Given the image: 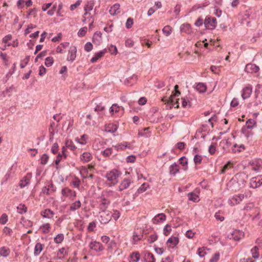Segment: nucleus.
I'll return each instance as SVG.
<instances>
[{
    "label": "nucleus",
    "instance_id": "16",
    "mask_svg": "<svg viewBox=\"0 0 262 262\" xmlns=\"http://www.w3.org/2000/svg\"><path fill=\"white\" fill-rule=\"evenodd\" d=\"M63 195L70 197L73 199L76 196V192L75 191L72 190L68 188H65L62 190Z\"/></svg>",
    "mask_w": 262,
    "mask_h": 262
},
{
    "label": "nucleus",
    "instance_id": "55",
    "mask_svg": "<svg viewBox=\"0 0 262 262\" xmlns=\"http://www.w3.org/2000/svg\"><path fill=\"white\" fill-rule=\"evenodd\" d=\"M49 157L47 154H43L40 159V163L42 165H45L47 163L48 161Z\"/></svg>",
    "mask_w": 262,
    "mask_h": 262
},
{
    "label": "nucleus",
    "instance_id": "51",
    "mask_svg": "<svg viewBox=\"0 0 262 262\" xmlns=\"http://www.w3.org/2000/svg\"><path fill=\"white\" fill-rule=\"evenodd\" d=\"M17 209L18 213H23L26 211L27 208L24 205L20 204L17 206Z\"/></svg>",
    "mask_w": 262,
    "mask_h": 262
},
{
    "label": "nucleus",
    "instance_id": "45",
    "mask_svg": "<svg viewBox=\"0 0 262 262\" xmlns=\"http://www.w3.org/2000/svg\"><path fill=\"white\" fill-rule=\"evenodd\" d=\"M140 254L138 252L133 253L130 255V258L133 262H138L140 259Z\"/></svg>",
    "mask_w": 262,
    "mask_h": 262
},
{
    "label": "nucleus",
    "instance_id": "42",
    "mask_svg": "<svg viewBox=\"0 0 262 262\" xmlns=\"http://www.w3.org/2000/svg\"><path fill=\"white\" fill-rule=\"evenodd\" d=\"M64 239V235L62 233H59L54 238V241L56 244L61 243Z\"/></svg>",
    "mask_w": 262,
    "mask_h": 262
},
{
    "label": "nucleus",
    "instance_id": "2",
    "mask_svg": "<svg viewBox=\"0 0 262 262\" xmlns=\"http://www.w3.org/2000/svg\"><path fill=\"white\" fill-rule=\"evenodd\" d=\"M255 100L248 105V107L253 110L262 108V85L258 84L255 91Z\"/></svg>",
    "mask_w": 262,
    "mask_h": 262
},
{
    "label": "nucleus",
    "instance_id": "63",
    "mask_svg": "<svg viewBox=\"0 0 262 262\" xmlns=\"http://www.w3.org/2000/svg\"><path fill=\"white\" fill-rule=\"evenodd\" d=\"M40 230L41 231H42L43 233H48L49 231V225L48 224H47L42 226L40 228Z\"/></svg>",
    "mask_w": 262,
    "mask_h": 262
},
{
    "label": "nucleus",
    "instance_id": "59",
    "mask_svg": "<svg viewBox=\"0 0 262 262\" xmlns=\"http://www.w3.org/2000/svg\"><path fill=\"white\" fill-rule=\"evenodd\" d=\"M158 238V235L156 234H151L148 238V241L150 243H154L155 242Z\"/></svg>",
    "mask_w": 262,
    "mask_h": 262
},
{
    "label": "nucleus",
    "instance_id": "40",
    "mask_svg": "<svg viewBox=\"0 0 262 262\" xmlns=\"http://www.w3.org/2000/svg\"><path fill=\"white\" fill-rule=\"evenodd\" d=\"M66 147L69 148L71 150H74L76 148V147L74 145L73 142L70 140H67L66 141Z\"/></svg>",
    "mask_w": 262,
    "mask_h": 262
},
{
    "label": "nucleus",
    "instance_id": "9",
    "mask_svg": "<svg viewBox=\"0 0 262 262\" xmlns=\"http://www.w3.org/2000/svg\"><path fill=\"white\" fill-rule=\"evenodd\" d=\"M262 185V179L259 177L252 178L250 180V187L253 188H256Z\"/></svg>",
    "mask_w": 262,
    "mask_h": 262
},
{
    "label": "nucleus",
    "instance_id": "6",
    "mask_svg": "<svg viewBox=\"0 0 262 262\" xmlns=\"http://www.w3.org/2000/svg\"><path fill=\"white\" fill-rule=\"evenodd\" d=\"M204 24L208 29H213L216 26V19L215 17H206Z\"/></svg>",
    "mask_w": 262,
    "mask_h": 262
},
{
    "label": "nucleus",
    "instance_id": "32",
    "mask_svg": "<svg viewBox=\"0 0 262 262\" xmlns=\"http://www.w3.org/2000/svg\"><path fill=\"white\" fill-rule=\"evenodd\" d=\"M188 197L190 201H193V202H198L200 200L199 195L193 192H189L188 194Z\"/></svg>",
    "mask_w": 262,
    "mask_h": 262
},
{
    "label": "nucleus",
    "instance_id": "36",
    "mask_svg": "<svg viewBox=\"0 0 262 262\" xmlns=\"http://www.w3.org/2000/svg\"><path fill=\"white\" fill-rule=\"evenodd\" d=\"M81 207V202L80 201H77L72 203L70 207L69 210L71 211H74L79 209Z\"/></svg>",
    "mask_w": 262,
    "mask_h": 262
},
{
    "label": "nucleus",
    "instance_id": "52",
    "mask_svg": "<svg viewBox=\"0 0 262 262\" xmlns=\"http://www.w3.org/2000/svg\"><path fill=\"white\" fill-rule=\"evenodd\" d=\"M202 157L201 155H195L193 158V161L195 164H200L202 162Z\"/></svg>",
    "mask_w": 262,
    "mask_h": 262
},
{
    "label": "nucleus",
    "instance_id": "33",
    "mask_svg": "<svg viewBox=\"0 0 262 262\" xmlns=\"http://www.w3.org/2000/svg\"><path fill=\"white\" fill-rule=\"evenodd\" d=\"M10 250L6 247H2L0 248V255L3 257H7L9 255Z\"/></svg>",
    "mask_w": 262,
    "mask_h": 262
},
{
    "label": "nucleus",
    "instance_id": "64",
    "mask_svg": "<svg viewBox=\"0 0 262 262\" xmlns=\"http://www.w3.org/2000/svg\"><path fill=\"white\" fill-rule=\"evenodd\" d=\"M112 217L115 220H117L120 216V213L118 210H114V213L112 214Z\"/></svg>",
    "mask_w": 262,
    "mask_h": 262
},
{
    "label": "nucleus",
    "instance_id": "54",
    "mask_svg": "<svg viewBox=\"0 0 262 262\" xmlns=\"http://www.w3.org/2000/svg\"><path fill=\"white\" fill-rule=\"evenodd\" d=\"M117 130V127L116 125L109 124L107 127V132L115 133Z\"/></svg>",
    "mask_w": 262,
    "mask_h": 262
},
{
    "label": "nucleus",
    "instance_id": "29",
    "mask_svg": "<svg viewBox=\"0 0 262 262\" xmlns=\"http://www.w3.org/2000/svg\"><path fill=\"white\" fill-rule=\"evenodd\" d=\"M94 6V2L93 1H89L87 2L84 6V9L85 11V15L88 14V12L93 10Z\"/></svg>",
    "mask_w": 262,
    "mask_h": 262
},
{
    "label": "nucleus",
    "instance_id": "50",
    "mask_svg": "<svg viewBox=\"0 0 262 262\" xmlns=\"http://www.w3.org/2000/svg\"><path fill=\"white\" fill-rule=\"evenodd\" d=\"M8 216L6 213H4L0 217V224L2 225L5 224L8 221Z\"/></svg>",
    "mask_w": 262,
    "mask_h": 262
},
{
    "label": "nucleus",
    "instance_id": "57",
    "mask_svg": "<svg viewBox=\"0 0 262 262\" xmlns=\"http://www.w3.org/2000/svg\"><path fill=\"white\" fill-rule=\"evenodd\" d=\"M220 258V253H215L210 259L209 262H217Z\"/></svg>",
    "mask_w": 262,
    "mask_h": 262
},
{
    "label": "nucleus",
    "instance_id": "46",
    "mask_svg": "<svg viewBox=\"0 0 262 262\" xmlns=\"http://www.w3.org/2000/svg\"><path fill=\"white\" fill-rule=\"evenodd\" d=\"M116 246V243L114 241L112 240L107 244L108 250L111 252Z\"/></svg>",
    "mask_w": 262,
    "mask_h": 262
},
{
    "label": "nucleus",
    "instance_id": "5",
    "mask_svg": "<svg viewBox=\"0 0 262 262\" xmlns=\"http://www.w3.org/2000/svg\"><path fill=\"white\" fill-rule=\"evenodd\" d=\"M112 218L111 212L108 210H105L100 213L99 221L101 224H105L108 223Z\"/></svg>",
    "mask_w": 262,
    "mask_h": 262
},
{
    "label": "nucleus",
    "instance_id": "62",
    "mask_svg": "<svg viewBox=\"0 0 262 262\" xmlns=\"http://www.w3.org/2000/svg\"><path fill=\"white\" fill-rule=\"evenodd\" d=\"M119 111V106L117 104H114L110 108V112L113 113L114 112H118Z\"/></svg>",
    "mask_w": 262,
    "mask_h": 262
},
{
    "label": "nucleus",
    "instance_id": "41",
    "mask_svg": "<svg viewBox=\"0 0 262 262\" xmlns=\"http://www.w3.org/2000/svg\"><path fill=\"white\" fill-rule=\"evenodd\" d=\"M251 252L252 255V257L254 258H258L259 254L258 252V248L257 246H254L251 250Z\"/></svg>",
    "mask_w": 262,
    "mask_h": 262
},
{
    "label": "nucleus",
    "instance_id": "1",
    "mask_svg": "<svg viewBox=\"0 0 262 262\" xmlns=\"http://www.w3.org/2000/svg\"><path fill=\"white\" fill-rule=\"evenodd\" d=\"M248 179V176L244 172L236 173L229 181L228 186L235 191L243 188Z\"/></svg>",
    "mask_w": 262,
    "mask_h": 262
},
{
    "label": "nucleus",
    "instance_id": "8",
    "mask_svg": "<svg viewBox=\"0 0 262 262\" xmlns=\"http://www.w3.org/2000/svg\"><path fill=\"white\" fill-rule=\"evenodd\" d=\"M245 196L247 197V195L244 194L235 195L229 199V203L232 206L238 204L244 199Z\"/></svg>",
    "mask_w": 262,
    "mask_h": 262
},
{
    "label": "nucleus",
    "instance_id": "21",
    "mask_svg": "<svg viewBox=\"0 0 262 262\" xmlns=\"http://www.w3.org/2000/svg\"><path fill=\"white\" fill-rule=\"evenodd\" d=\"M179 242V239L178 237L171 236L168 238L167 243L170 244L169 245V247L173 248L176 246Z\"/></svg>",
    "mask_w": 262,
    "mask_h": 262
},
{
    "label": "nucleus",
    "instance_id": "14",
    "mask_svg": "<svg viewBox=\"0 0 262 262\" xmlns=\"http://www.w3.org/2000/svg\"><path fill=\"white\" fill-rule=\"evenodd\" d=\"M90 248L96 251H101L103 250V246L102 244L99 242H92L90 244Z\"/></svg>",
    "mask_w": 262,
    "mask_h": 262
},
{
    "label": "nucleus",
    "instance_id": "53",
    "mask_svg": "<svg viewBox=\"0 0 262 262\" xmlns=\"http://www.w3.org/2000/svg\"><path fill=\"white\" fill-rule=\"evenodd\" d=\"M162 31L166 36H168L171 33V28L169 26H166L162 29Z\"/></svg>",
    "mask_w": 262,
    "mask_h": 262
},
{
    "label": "nucleus",
    "instance_id": "39",
    "mask_svg": "<svg viewBox=\"0 0 262 262\" xmlns=\"http://www.w3.org/2000/svg\"><path fill=\"white\" fill-rule=\"evenodd\" d=\"M255 124V121L253 119H250L246 122V125L244 127L251 129L254 127Z\"/></svg>",
    "mask_w": 262,
    "mask_h": 262
},
{
    "label": "nucleus",
    "instance_id": "22",
    "mask_svg": "<svg viewBox=\"0 0 262 262\" xmlns=\"http://www.w3.org/2000/svg\"><path fill=\"white\" fill-rule=\"evenodd\" d=\"M105 52V49H104L95 53L94 57L91 59V62L92 63L96 62L99 58L104 56Z\"/></svg>",
    "mask_w": 262,
    "mask_h": 262
},
{
    "label": "nucleus",
    "instance_id": "34",
    "mask_svg": "<svg viewBox=\"0 0 262 262\" xmlns=\"http://www.w3.org/2000/svg\"><path fill=\"white\" fill-rule=\"evenodd\" d=\"M241 133L247 138L252 136L253 133L250 130V129L243 127L241 129Z\"/></svg>",
    "mask_w": 262,
    "mask_h": 262
},
{
    "label": "nucleus",
    "instance_id": "10",
    "mask_svg": "<svg viewBox=\"0 0 262 262\" xmlns=\"http://www.w3.org/2000/svg\"><path fill=\"white\" fill-rule=\"evenodd\" d=\"M77 49L75 46H73L70 48L69 51V54L67 57V60L68 61L73 62L76 58V57Z\"/></svg>",
    "mask_w": 262,
    "mask_h": 262
},
{
    "label": "nucleus",
    "instance_id": "49",
    "mask_svg": "<svg viewBox=\"0 0 262 262\" xmlns=\"http://www.w3.org/2000/svg\"><path fill=\"white\" fill-rule=\"evenodd\" d=\"M148 187V185L147 183H143L138 189V193H142L145 191L147 188Z\"/></svg>",
    "mask_w": 262,
    "mask_h": 262
},
{
    "label": "nucleus",
    "instance_id": "44",
    "mask_svg": "<svg viewBox=\"0 0 262 262\" xmlns=\"http://www.w3.org/2000/svg\"><path fill=\"white\" fill-rule=\"evenodd\" d=\"M42 250V245L40 243H37L35 247L34 254L38 255Z\"/></svg>",
    "mask_w": 262,
    "mask_h": 262
},
{
    "label": "nucleus",
    "instance_id": "27",
    "mask_svg": "<svg viewBox=\"0 0 262 262\" xmlns=\"http://www.w3.org/2000/svg\"><path fill=\"white\" fill-rule=\"evenodd\" d=\"M0 57L3 60V63L6 67L9 66V57L6 53L1 52Z\"/></svg>",
    "mask_w": 262,
    "mask_h": 262
},
{
    "label": "nucleus",
    "instance_id": "60",
    "mask_svg": "<svg viewBox=\"0 0 262 262\" xmlns=\"http://www.w3.org/2000/svg\"><path fill=\"white\" fill-rule=\"evenodd\" d=\"M197 253L199 255V256L201 257H204V255L206 254V252L205 251V249L204 247L199 248L198 250Z\"/></svg>",
    "mask_w": 262,
    "mask_h": 262
},
{
    "label": "nucleus",
    "instance_id": "13",
    "mask_svg": "<svg viewBox=\"0 0 262 262\" xmlns=\"http://www.w3.org/2000/svg\"><path fill=\"white\" fill-rule=\"evenodd\" d=\"M92 41L94 44L99 45L102 41V33L100 32H96L93 36Z\"/></svg>",
    "mask_w": 262,
    "mask_h": 262
},
{
    "label": "nucleus",
    "instance_id": "38",
    "mask_svg": "<svg viewBox=\"0 0 262 262\" xmlns=\"http://www.w3.org/2000/svg\"><path fill=\"white\" fill-rule=\"evenodd\" d=\"M130 144H128L127 142H123L120 144H118L115 146V148L117 150H123L125 149L127 147H128L129 148H130V147L129 146Z\"/></svg>",
    "mask_w": 262,
    "mask_h": 262
},
{
    "label": "nucleus",
    "instance_id": "48",
    "mask_svg": "<svg viewBox=\"0 0 262 262\" xmlns=\"http://www.w3.org/2000/svg\"><path fill=\"white\" fill-rule=\"evenodd\" d=\"M112 150L113 149L112 148H107L102 151L101 154L105 157H109L112 154Z\"/></svg>",
    "mask_w": 262,
    "mask_h": 262
},
{
    "label": "nucleus",
    "instance_id": "56",
    "mask_svg": "<svg viewBox=\"0 0 262 262\" xmlns=\"http://www.w3.org/2000/svg\"><path fill=\"white\" fill-rule=\"evenodd\" d=\"M86 31H87V28L85 27H83L79 30V31L78 32V35L79 37H83L85 35Z\"/></svg>",
    "mask_w": 262,
    "mask_h": 262
},
{
    "label": "nucleus",
    "instance_id": "19",
    "mask_svg": "<svg viewBox=\"0 0 262 262\" xmlns=\"http://www.w3.org/2000/svg\"><path fill=\"white\" fill-rule=\"evenodd\" d=\"M252 88L247 86L244 88L242 90V97L243 99H246L249 98L251 93H252Z\"/></svg>",
    "mask_w": 262,
    "mask_h": 262
},
{
    "label": "nucleus",
    "instance_id": "12",
    "mask_svg": "<svg viewBox=\"0 0 262 262\" xmlns=\"http://www.w3.org/2000/svg\"><path fill=\"white\" fill-rule=\"evenodd\" d=\"M259 70L258 66L254 64L248 63L246 66L245 71L247 73H257Z\"/></svg>",
    "mask_w": 262,
    "mask_h": 262
},
{
    "label": "nucleus",
    "instance_id": "4",
    "mask_svg": "<svg viewBox=\"0 0 262 262\" xmlns=\"http://www.w3.org/2000/svg\"><path fill=\"white\" fill-rule=\"evenodd\" d=\"M179 86L178 85H176L174 86V93L173 92V94L171 95L167 99V103L168 105H170V107L171 108L172 106H174L175 104H177L176 107L178 108L179 107V104L178 100H177L176 102H174V98L180 96L181 93L178 90Z\"/></svg>",
    "mask_w": 262,
    "mask_h": 262
},
{
    "label": "nucleus",
    "instance_id": "24",
    "mask_svg": "<svg viewBox=\"0 0 262 262\" xmlns=\"http://www.w3.org/2000/svg\"><path fill=\"white\" fill-rule=\"evenodd\" d=\"M31 178V175L30 174H27V176H25L19 182V186L21 188H23L27 186L30 182Z\"/></svg>",
    "mask_w": 262,
    "mask_h": 262
},
{
    "label": "nucleus",
    "instance_id": "35",
    "mask_svg": "<svg viewBox=\"0 0 262 262\" xmlns=\"http://www.w3.org/2000/svg\"><path fill=\"white\" fill-rule=\"evenodd\" d=\"M239 232V231L235 230V231H233L232 233H230L228 235V237L230 239H232L234 241H239L240 239V237L238 236Z\"/></svg>",
    "mask_w": 262,
    "mask_h": 262
},
{
    "label": "nucleus",
    "instance_id": "31",
    "mask_svg": "<svg viewBox=\"0 0 262 262\" xmlns=\"http://www.w3.org/2000/svg\"><path fill=\"white\" fill-rule=\"evenodd\" d=\"M144 259L146 262H155L156 259L154 255L150 252H146L144 255Z\"/></svg>",
    "mask_w": 262,
    "mask_h": 262
},
{
    "label": "nucleus",
    "instance_id": "47",
    "mask_svg": "<svg viewBox=\"0 0 262 262\" xmlns=\"http://www.w3.org/2000/svg\"><path fill=\"white\" fill-rule=\"evenodd\" d=\"M171 226L169 224H167L165 226L163 229V233L164 235L167 236L170 232L171 231Z\"/></svg>",
    "mask_w": 262,
    "mask_h": 262
},
{
    "label": "nucleus",
    "instance_id": "25",
    "mask_svg": "<svg viewBox=\"0 0 262 262\" xmlns=\"http://www.w3.org/2000/svg\"><path fill=\"white\" fill-rule=\"evenodd\" d=\"M105 110V106L103 105L101 103H100L99 104H98L96 105V106L94 108V111L95 112H99L98 113V115L99 116V117L101 118L103 117L104 115L103 111Z\"/></svg>",
    "mask_w": 262,
    "mask_h": 262
},
{
    "label": "nucleus",
    "instance_id": "58",
    "mask_svg": "<svg viewBox=\"0 0 262 262\" xmlns=\"http://www.w3.org/2000/svg\"><path fill=\"white\" fill-rule=\"evenodd\" d=\"M93 49V45L90 42H88L84 46V50L85 51L89 52Z\"/></svg>",
    "mask_w": 262,
    "mask_h": 262
},
{
    "label": "nucleus",
    "instance_id": "28",
    "mask_svg": "<svg viewBox=\"0 0 262 262\" xmlns=\"http://www.w3.org/2000/svg\"><path fill=\"white\" fill-rule=\"evenodd\" d=\"M195 88L199 93H202L206 92L207 87L205 83L200 82L196 85Z\"/></svg>",
    "mask_w": 262,
    "mask_h": 262
},
{
    "label": "nucleus",
    "instance_id": "61",
    "mask_svg": "<svg viewBox=\"0 0 262 262\" xmlns=\"http://www.w3.org/2000/svg\"><path fill=\"white\" fill-rule=\"evenodd\" d=\"M133 24V19L131 17H129L127 18L126 23V27L127 29L130 28Z\"/></svg>",
    "mask_w": 262,
    "mask_h": 262
},
{
    "label": "nucleus",
    "instance_id": "17",
    "mask_svg": "<svg viewBox=\"0 0 262 262\" xmlns=\"http://www.w3.org/2000/svg\"><path fill=\"white\" fill-rule=\"evenodd\" d=\"M66 150V147L63 146L62 148V151L61 152H59L56 159L55 161V163L56 165H58L60 161L61 160L62 158H67V155L66 154L65 152Z\"/></svg>",
    "mask_w": 262,
    "mask_h": 262
},
{
    "label": "nucleus",
    "instance_id": "18",
    "mask_svg": "<svg viewBox=\"0 0 262 262\" xmlns=\"http://www.w3.org/2000/svg\"><path fill=\"white\" fill-rule=\"evenodd\" d=\"M180 167L179 165L176 163H173L169 167V173L171 175L174 176L178 172H179Z\"/></svg>",
    "mask_w": 262,
    "mask_h": 262
},
{
    "label": "nucleus",
    "instance_id": "23",
    "mask_svg": "<svg viewBox=\"0 0 262 262\" xmlns=\"http://www.w3.org/2000/svg\"><path fill=\"white\" fill-rule=\"evenodd\" d=\"M130 184V181L128 179H124L120 183L119 186V190L121 191L124 189H127Z\"/></svg>",
    "mask_w": 262,
    "mask_h": 262
},
{
    "label": "nucleus",
    "instance_id": "11",
    "mask_svg": "<svg viewBox=\"0 0 262 262\" xmlns=\"http://www.w3.org/2000/svg\"><path fill=\"white\" fill-rule=\"evenodd\" d=\"M166 216L164 213H161L156 215L152 220L153 224H157L162 223L166 220Z\"/></svg>",
    "mask_w": 262,
    "mask_h": 262
},
{
    "label": "nucleus",
    "instance_id": "7",
    "mask_svg": "<svg viewBox=\"0 0 262 262\" xmlns=\"http://www.w3.org/2000/svg\"><path fill=\"white\" fill-rule=\"evenodd\" d=\"M252 169L255 171L258 172L262 169V160L256 159L250 162Z\"/></svg>",
    "mask_w": 262,
    "mask_h": 262
},
{
    "label": "nucleus",
    "instance_id": "15",
    "mask_svg": "<svg viewBox=\"0 0 262 262\" xmlns=\"http://www.w3.org/2000/svg\"><path fill=\"white\" fill-rule=\"evenodd\" d=\"M149 127H146L139 130L138 134V136L143 137L145 138L150 137L151 136V132L149 130Z\"/></svg>",
    "mask_w": 262,
    "mask_h": 262
},
{
    "label": "nucleus",
    "instance_id": "3",
    "mask_svg": "<svg viewBox=\"0 0 262 262\" xmlns=\"http://www.w3.org/2000/svg\"><path fill=\"white\" fill-rule=\"evenodd\" d=\"M120 175L121 172L118 170L114 169L107 172L105 175V178L114 185L118 183V179Z\"/></svg>",
    "mask_w": 262,
    "mask_h": 262
},
{
    "label": "nucleus",
    "instance_id": "43",
    "mask_svg": "<svg viewBox=\"0 0 262 262\" xmlns=\"http://www.w3.org/2000/svg\"><path fill=\"white\" fill-rule=\"evenodd\" d=\"M66 254H67V251L64 248L60 249L57 253V255L60 259L64 258Z\"/></svg>",
    "mask_w": 262,
    "mask_h": 262
},
{
    "label": "nucleus",
    "instance_id": "26",
    "mask_svg": "<svg viewBox=\"0 0 262 262\" xmlns=\"http://www.w3.org/2000/svg\"><path fill=\"white\" fill-rule=\"evenodd\" d=\"M53 119L56 121L55 122L50 123V128H53L55 126L58 125V122L62 118V116H61V114H56L53 115Z\"/></svg>",
    "mask_w": 262,
    "mask_h": 262
},
{
    "label": "nucleus",
    "instance_id": "20",
    "mask_svg": "<svg viewBox=\"0 0 262 262\" xmlns=\"http://www.w3.org/2000/svg\"><path fill=\"white\" fill-rule=\"evenodd\" d=\"M109 12L112 15H115L119 13L120 12V5L118 3L115 4L111 7Z\"/></svg>",
    "mask_w": 262,
    "mask_h": 262
},
{
    "label": "nucleus",
    "instance_id": "37",
    "mask_svg": "<svg viewBox=\"0 0 262 262\" xmlns=\"http://www.w3.org/2000/svg\"><path fill=\"white\" fill-rule=\"evenodd\" d=\"M80 159L84 162H89L92 159V155L90 152H84L81 155Z\"/></svg>",
    "mask_w": 262,
    "mask_h": 262
},
{
    "label": "nucleus",
    "instance_id": "30",
    "mask_svg": "<svg viewBox=\"0 0 262 262\" xmlns=\"http://www.w3.org/2000/svg\"><path fill=\"white\" fill-rule=\"evenodd\" d=\"M181 31L187 34L191 33V26L188 24H183L181 26Z\"/></svg>",
    "mask_w": 262,
    "mask_h": 262
}]
</instances>
